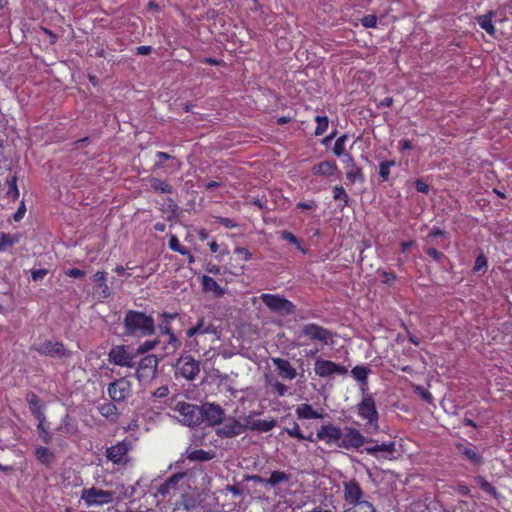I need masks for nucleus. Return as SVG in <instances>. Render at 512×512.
<instances>
[{"label": "nucleus", "mask_w": 512, "mask_h": 512, "mask_svg": "<svg viewBox=\"0 0 512 512\" xmlns=\"http://www.w3.org/2000/svg\"><path fill=\"white\" fill-rule=\"evenodd\" d=\"M124 334L133 337L150 336L155 331V322L152 316L144 312L129 310L125 314Z\"/></svg>", "instance_id": "nucleus-1"}, {"label": "nucleus", "mask_w": 512, "mask_h": 512, "mask_svg": "<svg viewBox=\"0 0 512 512\" xmlns=\"http://www.w3.org/2000/svg\"><path fill=\"white\" fill-rule=\"evenodd\" d=\"M31 349L43 356H48L58 360L66 361L71 358L72 352L67 349L62 342L45 340L34 343Z\"/></svg>", "instance_id": "nucleus-2"}, {"label": "nucleus", "mask_w": 512, "mask_h": 512, "mask_svg": "<svg viewBox=\"0 0 512 512\" xmlns=\"http://www.w3.org/2000/svg\"><path fill=\"white\" fill-rule=\"evenodd\" d=\"M357 411L359 416L367 421V432L378 430L379 413L372 395L364 393L361 402L357 405Z\"/></svg>", "instance_id": "nucleus-3"}, {"label": "nucleus", "mask_w": 512, "mask_h": 512, "mask_svg": "<svg viewBox=\"0 0 512 512\" xmlns=\"http://www.w3.org/2000/svg\"><path fill=\"white\" fill-rule=\"evenodd\" d=\"M173 411L177 414L175 417L186 426H197L202 422L201 406L178 402Z\"/></svg>", "instance_id": "nucleus-4"}, {"label": "nucleus", "mask_w": 512, "mask_h": 512, "mask_svg": "<svg viewBox=\"0 0 512 512\" xmlns=\"http://www.w3.org/2000/svg\"><path fill=\"white\" fill-rule=\"evenodd\" d=\"M137 354L127 345L113 346L108 353V361L116 366L133 368Z\"/></svg>", "instance_id": "nucleus-5"}, {"label": "nucleus", "mask_w": 512, "mask_h": 512, "mask_svg": "<svg viewBox=\"0 0 512 512\" xmlns=\"http://www.w3.org/2000/svg\"><path fill=\"white\" fill-rule=\"evenodd\" d=\"M260 299L274 313L289 315L295 311V305L278 294H261Z\"/></svg>", "instance_id": "nucleus-6"}, {"label": "nucleus", "mask_w": 512, "mask_h": 512, "mask_svg": "<svg viewBox=\"0 0 512 512\" xmlns=\"http://www.w3.org/2000/svg\"><path fill=\"white\" fill-rule=\"evenodd\" d=\"M159 360L156 355L149 354L143 357L138 362V367L135 373L139 382H148L152 380L157 374Z\"/></svg>", "instance_id": "nucleus-7"}, {"label": "nucleus", "mask_w": 512, "mask_h": 512, "mask_svg": "<svg viewBox=\"0 0 512 512\" xmlns=\"http://www.w3.org/2000/svg\"><path fill=\"white\" fill-rule=\"evenodd\" d=\"M374 442V439L364 437L359 430L351 427H345L342 431V438H340V442H338V447L344 449H357L364 444Z\"/></svg>", "instance_id": "nucleus-8"}, {"label": "nucleus", "mask_w": 512, "mask_h": 512, "mask_svg": "<svg viewBox=\"0 0 512 512\" xmlns=\"http://www.w3.org/2000/svg\"><path fill=\"white\" fill-rule=\"evenodd\" d=\"M114 494L115 493L113 491L92 487L82 491L81 499L84 500L88 507L101 506L111 503L113 501Z\"/></svg>", "instance_id": "nucleus-9"}, {"label": "nucleus", "mask_w": 512, "mask_h": 512, "mask_svg": "<svg viewBox=\"0 0 512 512\" xmlns=\"http://www.w3.org/2000/svg\"><path fill=\"white\" fill-rule=\"evenodd\" d=\"M107 392L112 401L123 402L132 395V383L127 377H121L108 385Z\"/></svg>", "instance_id": "nucleus-10"}, {"label": "nucleus", "mask_w": 512, "mask_h": 512, "mask_svg": "<svg viewBox=\"0 0 512 512\" xmlns=\"http://www.w3.org/2000/svg\"><path fill=\"white\" fill-rule=\"evenodd\" d=\"M132 449L129 440H123L106 449V458L115 465H126L129 461L128 453Z\"/></svg>", "instance_id": "nucleus-11"}, {"label": "nucleus", "mask_w": 512, "mask_h": 512, "mask_svg": "<svg viewBox=\"0 0 512 512\" xmlns=\"http://www.w3.org/2000/svg\"><path fill=\"white\" fill-rule=\"evenodd\" d=\"M177 374L192 381L200 372V363L191 355H182L176 364Z\"/></svg>", "instance_id": "nucleus-12"}, {"label": "nucleus", "mask_w": 512, "mask_h": 512, "mask_svg": "<svg viewBox=\"0 0 512 512\" xmlns=\"http://www.w3.org/2000/svg\"><path fill=\"white\" fill-rule=\"evenodd\" d=\"M302 335L310 341H319L323 344L332 343L333 334L327 328L315 323H309L302 327Z\"/></svg>", "instance_id": "nucleus-13"}, {"label": "nucleus", "mask_w": 512, "mask_h": 512, "mask_svg": "<svg viewBox=\"0 0 512 512\" xmlns=\"http://www.w3.org/2000/svg\"><path fill=\"white\" fill-rule=\"evenodd\" d=\"M314 371L319 377H330L334 374L345 375L347 368L330 360L317 359Z\"/></svg>", "instance_id": "nucleus-14"}, {"label": "nucleus", "mask_w": 512, "mask_h": 512, "mask_svg": "<svg viewBox=\"0 0 512 512\" xmlns=\"http://www.w3.org/2000/svg\"><path fill=\"white\" fill-rule=\"evenodd\" d=\"M202 421L206 420L211 426L220 425L225 418L224 409L214 403H204L201 406Z\"/></svg>", "instance_id": "nucleus-15"}, {"label": "nucleus", "mask_w": 512, "mask_h": 512, "mask_svg": "<svg viewBox=\"0 0 512 512\" xmlns=\"http://www.w3.org/2000/svg\"><path fill=\"white\" fill-rule=\"evenodd\" d=\"M369 446L365 447V451L375 457L376 459H392L393 454L396 452L395 442L381 443L375 440L374 443H369Z\"/></svg>", "instance_id": "nucleus-16"}, {"label": "nucleus", "mask_w": 512, "mask_h": 512, "mask_svg": "<svg viewBox=\"0 0 512 512\" xmlns=\"http://www.w3.org/2000/svg\"><path fill=\"white\" fill-rule=\"evenodd\" d=\"M243 433L241 422L233 417L224 418L223 425L218 427L216 434L222 438H233Z\"/></svg>", "instance_id": "nucleus-17"}, {"label": "nucleus", "mask_w": 512, "mask_h": 512, "mask_svg": "<svg viewBox=\"0 0 512 512\" xmlns=\"http://www.w3.org/2000/svg\"><path fill=\"white\" fill-rule=\"evenodd\" d=\"M217 327L214 325L212 318L201 317L195 326L187 330V336L193 337L197 334H216Z\"/></svg>", "instance_id": "nucleus-18"}, {"label": "nucleus", "mask_w": 512, "mask_h": 512, "mask_svg": "<svg viewBox=\"0 0 512 512\" xmlns=\"http://www.w3.org/2000/svg\"><path fill=\"white\" fill-rule=\"evenodd\" d=\"M317 438L325 440L327 444L335 443L338 445L340 438H342V430L332 424L323 425L317 431Z\"/></svg>", "instance_id": "nucleus-19"}, {"label": "nucleus", "mask_w": 512, "mask_h": 512, "mask_svg": "<svg viewBox=\"0 0 512 512\" xmlns=\"http://www.w3.org/2000/svg\"><path fill=\"white\" fill-rule=\"evenodd\" d=\"M363 491L356 480L344 482V499L349 504L357 503L362 499Z\"/></svg>", "instance_id": "nucleus-20"}, {"label": "nucleus", "mask_w": 512, "mask_h": 512, "mask_svg": "<svg viewBox=\"0 0 512 512\" xmlns=\"http://www.w3.org/2000/svg\"><path fill=\"white\" fill-rule=\"evenodd\" d=\"M272 362L281 378L286 380H293L296 377V369L288 360L283 358H272Z\"/></svg>", "instance_id": "nucleus-21"}, {"label": "nucleus", "mask_w": 512, "mask_h": 512, "mask_svg": "<svg viewBox=\"0 0 512 512\" xmlns=\"http://www.w3.org/2000/svg\"><path fill=\"white\" fill-rule=\"evenodd\" d=\"M344 163L347 170L346 177L351 183L356 181L364 182V175L361 169L356 166L355 161L350 154H345Z\"/></svg>", "instance_id": "nucleus-22"}, {"label": "nucleus", "mask_w": 512, "mask_h": 512, "mask_svg": "<svg viewBox=\"0 0 512 512\" xmlns=\"http://www.w3.org/2000/svg\"><path fill=\"white\" fill-rule=\"evenodd\" d=\"M26 400L29 404L30 411L34 415V417L37 420L44 421L45 415L44 412L42 411L40 399L38 398V396L33 392H29L26 395Z\"/></svg>", "instance_id": "nucleus-23"}, {"label": "nucleus", "mask_w": 512, "mask_h": 512, "mask_svg": "<svg viewBox=\"0 0 512 512\" xmlns=\"http://www.w3.org/2000/svg\"><path fill=\"white\" fill-rule=\"evenodd\" d=\"M34 454L36 459L46 466H50L55 461V454L46 447H36Z\"/></svg>", "instance_id": "nucleus-24"}, {"label": "nucleus", "mask_w": 512, "mask_h": 512, "mask_svg": "<svg viewBox=\"0 0 512 512\" xmlns=\"http://www.w3.org/2000/svg\"><path fill=\"white\" fill-rule=\"evenodd\" d=\"M202 285H203V289L206 292H213L216 297H221L224 295V290L219 286V284L212 277L203 275L202 276Z\"/></svg>", "instance_id": "nucleus-25"}, {"label": "nucleus", "mask_w": 512, "mask_h": 512, "mask_svg": "<svg viewBox=\"0 0 512 512\" xmlns=\"http://www.w3.org/2000/svg\"><path fill=\"white\" fill-rule=\"evenodd\" d=\"M371 370L366 366H355L351 373L352 376L361 383V390L363 393L367 389V377Z\"/></svg>", "instance_id": "nucleus-26"}, {"label": "nucleus", "mask_w": 512, "mask_h": 512, "mask_svg": "<svg viewBox=\"0 0 512 512\" xmlns=\"http://www.w3.org/2000/svg\"><path fill=\"white\" fill-rule=\"evenodd\" d=\"M296 414L298 418L301 419H318L322 417V415L315 411L311 405L306 403L297 406Z\"/></svg>", "instance_id": "nucleus-27"}, {"label": "nucleus", "mask_w": 512, "mask_h": 512, "mask_svg": "<svg viewBox=\"0 0 512 512\" xmlns=\"http://www.w3.org/2000/svg\"><path fill=\"white\" fill-rule=\"evenodd\" d=\"M57 430L65 435H75L78 432V427L76 422L69 415H66Z\"/></svg>", "instance_id": "nucleus-28"}, {"label": "nucleus", "mask_w": 512, "mask_h": 512, "mask_svg": "<svg viewBox=\"0 0 512 512\" xmlns=\"http://www.w3.org/2000/svg\"><path fill=\"white\" fill-rule=\"evenodd\" d=\"M98 410L103 417L110 421H115L117 419V407L112 402H105L99 405Z\"/></svg>", "instance_id": "nucleus-29"}, {"label": "nucleus", "mask_w": 512, "mask_h": 512, "mask_svg": "<svg viewBox=\"0 0 512 512\" xmlns=\"http://www.w3.org/2000/svg\"><path fill=\"white\" fill-rule=\"evenodd\" d=\"M337 166L332 161H323L313 168L314 173L321 176H330L334 173Z\"/></svg>", "instance_id": "nucleus-30"}, {"label": "nucleus", "mask_w": 512, "mask_h": 512, "mask_svg": "<svg viewBox=\"0 0 512 512\" xmlns=\"http://www.w3.org/2000/svg\"><path fill=\"white\" fill-rule=\"evenodd\" d=\"M186 457H187V459H189L191 461L204 462V461H209V460L213 459L214 453L211 451H205L202 449H198V450H193L191 452H188Z\"/></svg>", "instance_id": "nucleus-31"}, {"label": "nucleus", "mask_w": 512, "mask_h": 512, "mask_svg": "<svg viewBox=\"0 0 512 512\" xmlns=\"http://www.w3.org/2000/svg\"><path fill=\"white\" fill-rule=\"evenodd\" d=\"M492 15L493 13L490 12L489 14L477 17V23L479 26L490 35H494L496 32V29L492 23Z\"/></svg>", "instance_id": "nucleus-32"}, {"label": "nucleus", "mask_w": 512, "mask_h": 512, "mask_svg": "<svg viewBox=\"0 0 512 512\" xmlns=\"http://www.w3.org/2000/svg\"><path fill=\"white\" fill-rule=\"evenodd\" d=\"M150 187L152 190H154L157 193H172L173 188L171 185H169L166 181L160 180L158 178H151L149 180Z\"/></svg>", "instance_id": "nucleus-33"}, {"label": "nucleus", "mask_w": 512, "mask_h": 512, "mask_svg": "<svg viewBox=\"0 0 512 512\" xmlns=\"http://www.w3.org/2000/svg\"><path fill=\"white\" fill-rule=\"evenodd\" d=\"M290 480V475L283 471H273L270 478L267 479V485L275 487L280 483H286Z\"/></svg>", "instance_id": "nucleus-34"}, {"label": "nucleus", "mask_w": 512, "mask_h": 512, "mask_svg": "<svg viewBox=\"0 0 512 512\" xmlns=\"http://www.w3.org/2000/svg\"><path fill=\"white\" fill-rule=\"evenodd\" d=\"M19 240H20L19 234L11 235V234L0 233V250H4L7 247H10V246L18 243Z\"/></svg>", "instance_id": "nucleus-35"}, {"label": "nucleus", "mask_w": 512, "mask_h": 512, "mask_svg": "<svg viewBox=\"0 0 512 512\" xmlns=\"http://www.w3.org/2000/svg\"><path fill=\"white\" fill-rule=\"evenodd\" d=\"M353 509H348L346 512H376L372 503L366 500H359L357 503H354Z\"/></svg>", "instance_id": "nucleus-36"}, {"label": "nucleus", "mask_w": 512, "mask_h": 512, "mask_svg": "<svg viewBox=\"0 0 512 512\" xmlns=\"http://www.w3.org/2000/svg\"><path fill=\"white\" fill-rule=\"evenodd\" d=\"M396 162L393 160H385L379 164V175L383 181H388L390 176L391 167L395 166Z\"/></svg>", "instance_id": "nucleus-37"}, {"label": "nucleus", "mask_w": 512, "mask_h": 512, "mask_svg": "<svg viewBox=\"0 0 512 512\" xmlns=\"http://www.w3.org/2000/svg\"><path fill=\"white\" fill-rule=\"evenodd\" d=\"M276 426V421L271 420H257L253 431L268 432Z\"/></svg>", "instance_id": "nucleus-38"}, {"label": "nucleus", "mask_w": 512, "mask_h": 512, "mask_svg": "<svg viewBox=\"0 0 512 512\" xmlns=\"http://www.w3.org/2000/svg\"><path fill=\"white\" fill-rule=\"evenodd\" d=\"M162 317L164 320L159 325V328L163 334H170L172 333L171 327H170V321L175 319L177 317V313L169 314V313H163Z\"/></svg>", "instance_id": "nucleus-39"}, {"label": "nucleus", "mask_w": 512, "mask_h": 512, "mask_svg": "<svg viewBox=\"0 0 512 512\" xmlns=\"http://www.w3.org/2000/svg\"><path fill=\"white\" fill-rule=\"evenodd\" d=\"M461 453L474 464L482 463V456L472 448L464 447L461 449Z\"/></svg>", "instance_id": "nucleus-40"}, {"label": "nucleus", "mask_w": 512, "mask_h": 512, "mask_svg": "<svg viewBox=\"0 0 512 512\" xmlns=\"http://www.w3.org/2000/svg\"><path fill=\"white\" fill-rule=\"evenodd\" d=\"M315 121L317 123L316 129H315V135L320 136L323 135L327 128H328V117L327 116H316Z\"/></svg>", "instance_id": "nucleus-41"}, {"label": "nucleus", "mask_w": 512, "mask_h": 512, "mask_svg": "<svg viewBox=\"0 0 512 512\" xmlns=\"http://www.w3.org/2000/svg\"><path fill=\"white\" fill-rule=\"evenodd\" d=\"M333 198H334V200H342L343 201L342 208L344 206H346L349 202V196L342 186H335L333 188Z\"/></svg>", "instance_id": "nucleus-42"}, {"label": "nucleus", "mask_w": 512, "mask_h": 512, "mask_svg": "<svg viewBox=\"0 0 512 512\" xmlns=\"http://www.w3.org/2000/svg\"><path fill=\"white\" fill-rule=\"evenodd\" d=\"M347 139H348V136L344 134V135L340 136L336 140V142L334 144V147H333V152H334V154L336 156H342L343 155L345 157L346 153H344L345 152L344 145H345V142H346Z\"/></svg>", "instance_id": "nucleus-43"}, {"label": "nucleus", "mask_w": 512, "mask_h": 512, "mask_svg": "<svg viewBox=\"0 0 512 512\" xmlns=\"http://www.w3.org/2000/svg\"><path fill=\"white\" fill-rule=\"evenodd\" d=\"M158 343L159 341L157 339L145 341L135 350V352L137 355L144 354L148 351L155 349Z\"/></svg>", "instance_id": "nucleus-44"}, {"label": "nucleus", "mask_w": 512, "mask_h": 512, "mask_svg": "<svg viewBox=\"0 0 512 512\" xmlns=\"http://www.w3.org/2000/svg\"><path fill=\"white\" fill-rule=\"evenodd\" d=\"M182 477V474H175L172 477H170L159 489V492L164 494L165 492L169 491V488L171 486H175L179 479Z\"/></svg>", "instance_id": "nucleus-45"}, {"label": "nucleus", "mask_w": 512, "mask_h": 512, "mask_svg": "<svg viewBox=\"0 0 512 512\" xmlns=\"http://www.w3.org/2000/svg\"><path fill=\"white\" fill-rule=\"evenodd\" d=\"M255 414L256 412H252L243 418V422H241V425L243 427V433L246 431V429H250L252 431L254 430L257 421L256 419H254Z\"/></svg>", "instance_id": "nucleus-46"}, {"label": "nucleus", "mask_w": 512, "mask_h": 512, "mask_svg": "<svg viewBox=\"0 0 512 512\" xmlns=\"http://www.w3.org/2000/svg\"><path fill=\"white\" fill-rule=\"evenodd\" d=\"M170 249L185 255L188 253L187 249L180 245L179 240L176 236L172 235L169 239Z\"/></svg>", "instance_id": "nucleus-47"}, {"label": "nucleus", "mask_w": 512, "mask_h": 512, "mask_svg": "<svg viewBox=\"0 0 512 512\" xmlns=\"http://www.w3.org/2000/svg\"><path fill=\"white\" fill-rule=\"evenodd\" d=\"M285 431L289 436L297 438L299 440H304L306 438V436L302 434L300 427L297 423H294L291 428H286Z\"/></svg>", "instance_id": "nucleus-48"}, {"label": "nucleus", "mask_w": 512, "mask_h": 512, "mask_svg": "<svg viewBox=\"0 0 512 512\" xmlns=\"http://www.w3.org/2000/svg\"><path fill=\"white\" fill-rule=\"evenodd\" d=\"M361 24L366 28H374L377 24V17L375 15H366L361 18Z\"/></svg>", "instance_id": "nucleus-49"}, {"label": "nucleus", "mask_w": 512, "mask_h": 512, "mask_svg": "<svg viewBox=\"0 0 512 512\" xmlns=\"http://www.w3.org/2000/svg\"><path fill=\"white\" fill-rule=\"evenodd\" d=\"M425 252L437 262H441L443 259H445V255L433 247L426 248Z\"/></svg>", "instance_id": "nucleus-50"}, {"label": "nucleus", "mask_w": 512, "mask_h": 512, "mask_svg": "<svg viewBox=\"0 0 512 512\" xmlns=\"http://www.w3.org/2000/svg\"><path fill=\"white\" fill-rule=\"evenodd\" d=\"M280 235L282 239L296 245L299 249L301 248L298 239L291 232L284 230L280 232Z\"/></svg>", "instance_id": "nucleus-51"}, {"label": "nucleus", "mask_w": 512, "mask_h": 512, "mask_svg": "<svg viewBox=\"0 0 512 512\" xmlns=\"http://www.w3.org/2000/svg\"><path fill=\"white\" fill-rule=\"evenodd\" d=\"M271 386L279 396H284L287 392V386L279 382L278 380L271 382Z\"/></svg>", "instance_id": "nucleus-52"}, {"label": "nucleus", "mask_w": 512, "mask_h": 512, "mask_svg": "<svg viewBox=\"0 0 512 512\" xmlns=\"http://www.w3.org/2000/svg\"><path fill=\"white\" fill-rule=\"evenodd\" d=\"M93 281L98 283L100 286H103L105 289H108V286L105 284L106 274L105 272L98 271L93 275Z\"/></svg>", "instance_id": "nucleus-53"}, {"label": "nucleus", "mask_w": 512, "mask_h": 512, "mask_svg": "<svg viewBox=\"0 0 512 512\" xmlns=\"http://www.w3.org/2000/svg\"><path fill=\"white\" fill-rule=\"evenodd\" d=\"M486 267H487V260H486L485 256L484 255H479L476 258L474 270L475 271H480V270H482V269H484Z\"/></svg>", "instance_id": "nucleus-54"}, {"label": "nucleus", "mask_w": 512, "mask_h": 512, "mask_svg": "<svg viewBox=\"0 0 512 512\" xmlns=\"http://www.w3.org/2000/svg\"><path fill=\"white\" fill-rule=\"evenodd\" d=\"M418 394L421 396V398L426 401L427 403H431L433 401V397L431 395V393L427 390H425L424 388L418 386L416 388Z\"/></svg>", "instance_id": "nucleus-55"}, {"label": "nucleus", "mask_w": 512, "mask_h": 512, "mask_svg": "<svg viewBox=\"0 0 512 512\" xmlns=\"http://www.w3.org/2000/svg\"><path fill=\"white\" fill-rule=\"evenodd\" d=\"M48 273L47 269H38L33 270L31 273V277L34 281L42 280Z\"/></svg>", "instance_id": "nucleus-56"}, {"label": "nucleus", "mask_w": 512, "mask_h": 512, "mask_svg": "<svg viewBox=\"0 0 512 512\" xmlns=\"http://www.w3.org/2000/svg\"><path fill=\"white\" fill-rule=\"evenodd\" d=\"M17 178L13 176L11 180L9 181V191L8 194L12 193L14 198H17L19 196V191L17 189L16 185Z\"/></svg>", "instance_id": "nucleus-57"}, {"label": "nucleus", "mask_w": 512, "mask_h": 512, "mask_svg": "<svg viewBox=\"0 0 512 512\" xmlns=\"http://www.w3.org/2000/svg\"><path fill=\"white\" fill-rule=\"evenodd\" d=\"M415 188L418 192L421 193L427 194L429 192V185L420 179L415 181Z\"/></svg>", "instance_id": "nucleus-58"}, {"label": "nucleus", "mask_w": 512, "mask_h": 512, "mask_svg": "<svg viewBox=\"0 0 512 512\" xmlns=\"http://www.w3.org/2000/svg\"><path fill=\"white\" fill-rule=\"evenodd\" d=\"M66 275L73 278H82L83 276H85V272L78 268H71L66 271Z\"/></svg>", "instance_id": "nucleus-59"}, {"label": "nucleus", "mask_w": 512, "mask_h": 512, "mask_svg": "<svg viewBox=\"0 0 512 512\" xmlns=\"http://www.w3.org/2000/svg\"><path fill=\"white\" fill-rule=\"evenodd\" d=\"M235 253L244 256V260L249 261L252 258V254L244 247H237Z\"/></svg>", "instance_id": "nucleus-60"}, {"label": "nucleus", "mask_w": 512, "mask_h": 512, "mask_svg": "<svg viewBox=\"0 0 512 512\" xmlns=\"http://www.w3.org/2000/svg\"><path fill=\"white\" fill-rule=\"evenodd\" d=\"M396 279V275L392 272H382V281L386 284H391Z\"/></svg>", "instance_id": "nucleus-61"}, {"label": "nucleus", "mask_w": 512, "mask_h": 512, "mask_svg": "<svg viewBox=\"0 0 512 512\" xmlns=\"http://www.w3.org/2000/svg\"><path fill=\"white\" fill-rule=\"evenodd\" d=\"M169 335V345L172 346L173 350H176L180 346V341L175 336V334L172 332Z\"/></svg>", "instance_id": "nucleus-62"}, {"label": "nucleus", "mask_w": 512, "mask_h": 512, "mask_svg": "<svg viewBox=\"0 0 512 512\" xmlns=\"http://www.w3.org/2000/svg\"><path fill=\"white\" fill-rule=\"evenodd\" d=\"M169 393V390L166 386H161L159 387L155 392H154V396L158 397V398H163V397H166Z\"/></svg>", "instance_id": "nucleus-63"}, {"label": "nucleus", "mask_w": 512, "mask_h": 512, "mask_svg": "<svg viewBox=\"0 0 512 512\" xmlns=\"http://www.w3.org/2000/svg\"><path fill=\"white\" fill-rule=\"evenodd\" d=\"M26 208L24 204H21V206L18 208L17 212L14 214L13 218L15 221H19L23 218L25 214Z\"/></svg>", "instance_id": "nucleus-64"}]
</instances>
